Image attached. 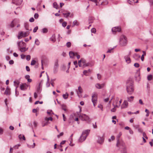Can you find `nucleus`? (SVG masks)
I'll list each match as a JSON object with an SVG mask.
<instances>
[{
    "instance_id": "f257e3e1",
    "label": "nucleus",
    "mask_w": 153,
    "mask_h": 153,
    "mask_svg": "<svg viewBox=\"0 0 153 153\" xmlns=\"http://www.w3.org/2000/svg\"><path fill=\"white\" fill-rule=\"evenodd\" d=\"M133 84L134 82L131 79H128L126 81V90L128 93L129 94H131L134 91Z\"/></svg>"
},
{
    "instance_id": "f03ea898",
    "label": "nucleus",
    "mask_w": 153,
    "mask_h": 153,
    "mask_svg": "<svg viewBox=\"0 0 153 153\" xmlns=\"http://www.w3.org/2000/svg\"><path fill=\"white\" fill-rule=\"evenodd\" d=\"M90 131V130L88 129L84 131L79 139V142H81L84 141L86 139L87 136L88 135Z\"/></svg>"
},
{
    "instance_id": "7ed1b4c3",
    "label": "nucleus",
    "mask_w": 153,
    "mask_h": 153,
    "mask_svg": "<svg viewBox=\"0 0 153 153\" xmlns=\"http://www.w3.org/2000/svg\"><path fill=\"white\" fill-rule=\"evenodd\" d=\"M120 45L122 46H125L127 43L126 37L124 35L121 36L120 38Z\"/></svg>"
},
{
    "instance_id": "20e7f679",
    "label": "nucleus",
    "mask_w": 153,
    "mask_h": 153,
    "mask_svg": "<svg viewBox=\"0 0 153 153\" xmlns=\"http://www.w3.org/2000/svg\"><path fill=\"white\" fill-rule=\"evenodd\" d=\"M59 66L58 60L57 59L55 60L53 67V73L54 74H56L57 72Z\"/></svg>"
},
{
    "instance_id": "39448f33",
    "label": "nucleus",
    "mask_w": 153,
    "mask_h": 153,
    "mask_svg": "<svg viewBox=\"0 0 153 153\" xmlns=\"http://www.w3.org/2000/svg\"><path fill=\"white\" fill-rule=\"evenodd\" d=\"M79 117L82 120L88 121H90L89 117L85 114H82L79 116Z\"/></svg>"
},
{
    "instance_id": "423d86ee",
    "label": "nucleus",
    "mask_w": 153,
    "mask_h": 153,
    "mask_svg": "<svg viewBox=\"0 0 153 153\" xmlns=\"http://www.w3.org/2000/svg\"><path fill=\"white\" fill-rule=\"evenodd\" d=\"M91 100L94 106L95 107L96 106L97 100V97L96 94H92Z\"/></svg>"
},
{
    "instance_id": "0eeeda50",
    "label": "nucleus",
    "mask_w": 153,
    "mask_h": 153,
    "mask_svg": "<svg viewBox=\"0 0 153 153\" xmlns=\"http://www.w3.org/2000/svg\"><path fill=\"white\" fill-rule=\"evenodd\" d=\"M122 134V133L121 132H120L119 134L117 136V143L116 144V146L117 147H119V145L120 144L119 138Z\"/></svg>"
},
{
    "instance_id": "6e6552de",
    "label": "nucleus",
    "mask_w": 153,
    "mask_h": 153,
    "mask_svg": "<svg viewBox=\"0 0 153 153\" xmlns=\"http://www.w3.org/2000/svg\"><path fill=\"white\" fill-rule=\"evenodd\" d=\"M43 80H42L40 82L39 84V86L37 88L36 91L37 93L40 94L41 91V90L40 89V88L42 86V84L43 82Z\"/></svg>"
},
{
    "instance_id": "1a4fd4ad",
    "label": "nucleus",
    "mask_w": 153,
    "mask_h": 153,
    "mask_svg": "<svg viewBox=\"0 0 153 153\" xmlns=\"http://www.w3.org/2000/svg\"><path fill=\"white\" fill-rule=\"evenodd\" d=\"M29 85L26 83H23L20 86V88L22 90L24 91L26 90Z\"/></svg>"
},
{
    "instance_id": "9d476101",
    "label": "nucleus",
    "mask_w": 153,
    "mask_h": 153,
    "mask_svg": "<svg viewBox=\"0 0 153 153\" xmlns=\"http://www.w3.org/2000/svg\"><path fill=\"white\" fill-rule=\"evenodd\" d=\"M111 30L113 34H115V33L117 31H120L121 30V28L118 27H114L112 28Z\"/></svg>"
},
{
    "instance_id": "9b49d317",
    "label": "nucleus",
    "mask_w": 153,
    "mask_h": 153,
    "mask_svg": "<svg viewBox=\"0 0 153 153\" xmlns=\"http://www.w3.org/2000/svg\"><path fill=\"white\" fill-rule=\"evenodd\" d=\"M22 0H13L12 3L16 5H19L22 3Z\"/></svg>"
},
{
    "instance_id": "f8f14e48",
    "label": "nucleus",
    "mask_w": 153,
    "mask_h": 153,
    "mask_svg": "<svg viewBox=\"0 0 153 153\" xmlns=\"http://www.w3.org/2000/svg\"><path fill=\"white\" fill-rule=\"evenodd\" d=\"M17 45L19 48H21L22 46L25 47L26 46V43L22 41L18 42Z\"/></svg>"
},
{
    "instance_id": "ddd939ff",
    "label": "nucleus",
    "mask_w": 153,
    "mask_h": 153,
    "mask_svg": "<svg viewBox=\"0 0 153 153\" xmlns=\"http://www.w3.org/2000/svg\"><path fill=\"white\" fill-rule=\"evenodd\" d=\"M98 138L97 140V142L100 144H102L104 142V138L99 136H98Z\"/></svg>"
},
{
    "instance_id": "4468645a",
    "label": "nucleus",
    "mask_w": 153,
    "mask_h": 153,
    "mask_svg": "<svg viewBox=\"0 0 153 153\" xmlns=\"http://www.w3.org/2000/svg\"><path fill=\"white\" fill-rule=\"evenodd\" d=\"M128 106V103L127 101L125 100L122 104L121 108H127Z\"/></svg>"
},
{
    "instance_id": "2eb2a0df",
    "label": "nucleus",
    "mask_w": 153,
    "mask_h": 153,
    "mask_svg": "<svg viewBox=\"0 0 153 153\" xmlns=\"http://www.w3.org/2000/svg\"><path fill=\"white\" fill-rule=\"evenodd\" d=\"M105 85V84L104 83H103L102 84H100L99 83H97L95 84V87L98 89H100L103 88L104 86Z\"/></svg>"
},
{
    "instance_id": "dca6fc26",
    "label": "nucleus",
    "mask_w": 153,
    "mask_h": 153,
    "mask_svg": "<svg viewBox=\"0 0 153 153\" xmlns=\"http://www.w3.org/2000/svg\"><path fill=\"white\" fill-rule=\"evenodd\" d=\"M124 58L126 60V62L128 64L131 62V59L128 55L125 56Z\"/></svg>"
},
{
    "instance_id": "f3484780",
    "label": "nucleus",
    "mask_w": 153,
    "mask_h": 153,
    "mask_svg": "<svg viewBox=\"0 0 153 153\" xmlns=\"http://www.w3.org/2000/svg\"><path fill=\"white\" fill-rule=\"evenodd\" d=\"M77 54V53H74L72 51H70L69 52V55L71 58H73L74 56Z\"/></svg>"
},
{
    "instance_id": "a211bd4d",
    "label": "nucleus",
    "mask_w": 153,
    "mask_h": 153,
    "mask_svg": "<svg viewBox=\"0 0 153 153\" xmlns=\"http://www.w3.org/2000/svg\"><path fill=\"white\" fill-rule=\"evenodd\" d=\"M139 0H128V3L130 4H132L133 3H137Z\"/></svg>"
},
{
    "instance_id": "6ab92c4d",
    "label": "nucleus",
    "mask_w": 153,
    "mask_h": 153,
    "mask_svg": "<svg viewBox=\"0 0 153 153\" xmlns=\"http://www.w3.org/2000/svg\"><path fill=\"white\" fill-rule=\"evenodd\" d=\"M30 32L28 31L25 32L23 33V32L22 34V36L23 37H25L27 36L29 34Z\"/></svg>"
},
{
    "instance_id": "aec40b11",
    "label": "nucleus",
    "mask_w": 153,
    "mask_h": 153,
    "mask_svg": "<svg viewBox=\"0 0 153 153\" xmlns=\"http://www.w3.org/2000/svg\"><path fill=\"white\" fill-rule=\"evenodd\" d=\"M46 74H47V81L46 83V85L47 87H49V86L50 85V84L49 83V76L48 75V74H47V73Z\"/></svg>"
},
{
    "instance_id": "412c9836",
    "label": "nucleus",
    "mask_w": 153,
    "mask_h": 153,
    "mask_svg": "<svg viewBox=\"0 0 153 153\" xmlns=\"http://www.w3.org/2000/svg\"><path fill=\"white\" fill-rule=\"evenodd\" d=\"M10 88H8L7 87V88L5 90L4 93V94H10Z\"/></svg>"
},
{
    "instance_id": "4be33fe9",
    "label": "nucleus",
    "mask_w": 153,
    "mask_h": 153,
    "mask_svg": "<svg viewBox=\"0 0 153 153\" xmlns=\"http://www.w3.org/2000/svg\"><path fill=\"white\" fill-rule=\"evenodd\" d=\"M94 20V17H89L88 19V22L89 24H90L92 23L93 22V21Z\"/></svg>"
},
{
    "instance_id": "5701e85b",
    "label": "nucleus",
    "mask_w": 153,
    "mask_h": 153,
    "mask_svg": "<svg viewBox=\"0 0 153 153\" xmlns=\"http://www.w3.org/2000/svg\"><path fill=\"white\" fill-rule=\"evenodd\" d=\"M134 98L133 96H131L130 97H127V100L128 102H131L133 101Z\"/></svg>"
},
{
    "instance_id": "b1692460",
    "label": "nucleus",
    "mask_w": 153,
    "mask_h": 153,
    "mask_svg": "<svg viewBox=\"0 0 153 153\" xmlns=\"http://www.w3.org/2000/svg\"><path fill=\"white\" fill-rule=\"evenodd\" d=\"M49 122L48 121H46V122L43 121L42 123V126L43 127H44L45 126L47 125Z\"/></svg>"
},
{
    "instance_id": "393cba45",
    "label": "nucleus",
    "mask_w": 153,
    "mask_h": 153,
    "mask_svg": "<svg viewBox=\"0 0 153 153\" xmlns=\"http://www.w3.org/2000/svg\"><path fill=\"white\" fill-rule=\"evenodd\" d=\"M140 56L137 54H135L133 56V58L136 60H137L138 58H140Z\"/></svg>"
},
{
    "instance_id": "a878e982",
    "label": "nucleus",
    "mask_w": 153,
    "mask_h": 153,
    "mask_svg": "<svg viewBox=\"0 0 153 153\" xmlns=\"http://www.w3.org/2000/svg\"><path fill=\"white\" fill-rule=\"evenodd\" d=\"M51 40L53 42H54L56 41V38H55V34H53L52 37L51 38Z\"/></svg>"
},
{
    "instance_id": "bb28decb",
    "label": "nucleus",
    "mask_w": 153,
    "mask_h": 153,
    "mask_svg": "<svg viewBox=\"0 0 153 153\" xmlns=\"http://www.w3.org/2000/svg\"><path fill=\"white\" fill-rule=\"evenodd\" d=\"M143 54L142 55L141 57V60L143 61L144 59V56L146 55V52L145 51H143Z\"/></svg>"
},
{
    "instance_id": "cd10ccee",
    "label": "nucleus",
    "mask_w": 153,
    "mask_h": 153,
    "mask_svg": "<svg viewBox=\"0 0 153 153\" xmlns=\"http://www.w3.org/2000/svg\"><path fill=\"white\" fill-rule=\"evenodd\" d=\"M71 14V13L69 12H68L67 13H63V14L64 15V16L66 18H67Z\"/></svg>"
},
{
    "instance_id": "c85d7f7f",
    "label": "nucleus",
    "mask_w": 153,
    "mask_h": 153,
    "mask_svg": "<svg viewBox=\"0 0 153 153\" xmlns=\"http://www.w3.org/2000/svg\"><path fill=\"white\" fill-rule=\"evenodd\" d=\"M68 94L66 92L65 94H63L62 96L64 99H66L68 98Z\"/></svg>"
},
{
    "instance_id": "c756f323",
    "label": "nucleus",
    "mask_w": 153,
    "mask_h": 153,
    "mask_svg": "<svg viewBox=\"0 0 153 153\" xmlns=\"http://www.w3.org/2000/svg\"><path fill=\"white\" fill-rule=\"evenodd\" d=\"M53 7L56 8V9H57L58 8V5L56 2H54L53 3Z\"/></svg>"
},
{
    "instance_id": "7c9ffc66",
    "label": "nucleus",
    "mask_w": 153,
    "mask_h": 153,
    "mask_svg": "<svg viewBox=\"0 0 153 153\" xmlns=\"http://www.w3.org/2000/svg\"><path fill=\"white\" fill-rule=\"evenodd\" d=\"M19 50L21 52H25L27 51V49H26L25 47L21 48Z\"/></svg>"
},
{
    "instance_id": "2f4dec72",
    "label": "nucleus",
    "mask_w": 153,
    "mask_h": 153,
    "mask_svg": "<svg viewBox=\"0 0 153 153\" xmlns=\"http://www.w3.org/2000/svg\"><path fill=\"white\" fill-rule=\"evenodd\" d=\"M90 65V64L89 62L85 63V64H84V65H83L82 67L84 68L86 67L89 66Z\"/></svg>"
},
{
    "instance_id": "473e14b6",
    "label": "nucleus",
    "mask_w": 153,
    "mask_h": 153,
    "mask_svg": "<svg viewBox=\"0 0 153 153\" xmlns=\"http://www.w3.org/2000/svg\"><path fill=\"white\" fill-rule=\"evenodd\" d=\"M45 120L46 121H48L49 120L52 121L53 120V118L51 117H50L48 118L46 117L45 118Z\"/></svg>"
},
{
    "instance_id": "72a5a7b5",
    "label": "nucleus",
    "mask_w": 153,
    "mask_h": 153,
    "mask_svg": "<svg viewBox=\"0 0 153 153\" xmlns=\"http://www.w3.org/2000/svg\"><path fill=\"white\" fill-rule=\"evenodd\" d=\"M62 106V109L64 110L65 111H66V106L64 104L61 105Z\"/></svg>"
},
{
    "instance_id": "f704fd0d",
    "label": "nucleus",
    "mask_w": 153,
    "mask_h": 153,
    "mask_svg": "<svg viewBox=\"0 0 153 153\" xmlns=\"http://www.w3.org/2000/svg\"><path fill=\"white\" fill-rule=\"evenodd\" d=\"M147 78L148 80L150 81L152 79V75H149L147 76Z\"/></svg>"
},
{
    "instance_id": "c9c22d12",
    "label": "nucleus",
    "mask_w": 153,
    "mask_h": 153,
    "mask_svg": "<svg viewBox=\"0 0 153 153\" xmlns=\"http://www.w3.org/2000/svg\"><path fill=\"white\" fill-rule=\"evenodd\" d=\"M23 32L21 31L18 35V38L19 39H20L23 37L22 36V34Z\"/></svg>"
},
{
    "instance_id": "e433bc0d",
    "label": "nucleus",
    "mask_w": 153,
    "mask_h": 153,
    "mask_svg": "<svg viewBox=\"0 0 153 153\" xmlns=\"http://www.w3.org/2000/svg\"><path fill=\"white\" fill-rule=\"evenodd\" d=\"M48 32V30L46 28L42 29V32L43 33H46Z\"/></svg>"
},
{
    "instance_id": "4c0bfd02",
    "label": "nucleus",
    "mask_w": 153,
    "mask_h": 153,
    "mask_svg": "<svg viewBox=\"0 0 153 153\" xmlns=\"http://www.w3.org/2000/svg\"><path fill=\"white\" fill-rule=\"evenodd\" d=\"M78 90L79 92L80 93H82L83 92V90L80 86L78 87Z\"/></svg>"
},
{
    "instance_id": "58836bf2",
    "label": "nucleus",
    "mask_w": 153,
    "mask_h": 153,
    "mask_svg": "<svg viewBox=\"0 0 153 153\" xmlns=\"http://www.w3.org/2000/svg\"><path fill=\"white\" fill-rule=\"evenodd\" d=\"M14 85L15 86L16 85H19V84L20 82L18 80L15 81H14Z\"/></svg>"
},
{
    "instance_id": "ea45409f",
    "label": "nucleus",
    "mask_w": 153,
    "mask_h": 153,
    "mask_svg": "<svg viewBox=\"0 0 153 153\" xmlns=\"http://www.w3.org/2000/svg\"><path fill=\"white\" fill-rule=\"evenodd\" d=\"M35 43L37 45H39L40 44V42L38 39H35Z\"/></svg>"
},
{
    "instance_id": "a19ab883",
    "label": "nucleus",
    "mask_w": 153,
    "mask_h": 153,
    "mask_svg": "<svg viewBox=\"0 0 153 153\" xmlns=\"http://www.w3.org/2000/svg\"><path fill=\"white\" fill-rule=\"evenodd\" d=\"M114 139V136H112L111 138L108 139V141L109 142H110L111 140H113Z\"/></svg>"
},
{
    "instance_id": "79ce46f5",
    "label": "nucleus",
    "mask_w": 153,
    "mask_h": 153,
    "mask_svg": "<svg viewBox=\"0 0 153 153\" xmlns=\"http://www.w3.org/2000/svg\"><path fill=\"white\" fill-rule=\"evenodd\" d=\"M73 26H74L75 25H78V24H77V22L76 20H75L73 22Z\"/></svg>"
},
{
    "instance_id": "37998d69",
    "label": "nucleus",
    "mask_w": 153,
    "mask_h": 153,
    "mask_svg": "<svg viewBox=\"0 0 153 153\" xmlns=\"http://www.w3.org/2000/svg\"><path fill=\"white\" fill-rule=\"evenodd\" d=\"M24 26H25V28L27 30H29V29H28V28L29 26V25H28V24H27V23H25L24 24Z\"/></svg>"
},
{
    "instance_id": "c03bdc74",
    "label": "nucleus",
    "mask_w": 153,
    "mask_h": 153,
    "mask_svg": "<svg viewBox=\"0 0 153 153\" xmlns=\"http://www.w3.org/2000/svg\"><path fill=\"white\" fill-rule=\"evenodd\" d=\"M145 111L146 113V117H148L149 116V110L147 109H145Z\"/></svg>"
},
{
    "instance_id": "a18cd8bd",
    "label": "nucleus",
    "mask_w": 153,
    "mask_h": 153,
    "mask_svg": "<svg viewBox=\"0 0 153 153\" xmlns=\"http://www.w3.org/2000/svg\"><path fill=\"white\" fill-rule=\"evenodd\" d=\"M71 43L70 42H68L66 43V46L68 48H69L71 46Z\"/></svg>"
},
{
    "instance_id": "49530a36",
    "label": "nucleus",
    "mask_w": 153,
    "mask_h": 153,
    "mask_svg": "<svg viewBox=\"0 0 153 153\" xmlns=\"http://www.w3.org/2000/svg\"><path fill=\"white\" fill-rule=\"evenodd\" d=\"M36 63V61L35 60H32L31 62V65H34Z\"/></svg>"
},
{
    "instance_id": "de8ad7c7",
    "label": "nucleus",
    "mask_w": 153,
    "mask_h": 153,
    "mask_svg": "<svg viewBox=\"0 0 153 153\" xmlns=\"http://www.w3.org/2000/svg\"><path fill=\"white\" fill-rule=\"evenodd\" d=\"M39 16V15L37 13H36L34 15V17L35 19H37Z\"/></svg>"
},
{
    "instance_id": "09e8293b",
    "label": "nucleus",
    "mask_w": 153,
    "mask_h": 153,
    "mask_svg": "<svg viewBox=\"0 0 153 153\" xmlns=\"http://www.w3.org/2000/svg\"><path fill=\"white\" fill-rule=\"evenodd\" d=\"M38 29V26L36 27L33 29V31L34 33H35L36 32L37 30Z\"/></svg>"
},
{
    "instance_id": "8fccbe9b",
    "label": "nucleus",
    "mask_w": 153,
    "mask_h": 153,
    "mask_svg": "<svg viewBox=\"0 0 153 153\" xmlns=\"http://www.w3.org/2000/svg\"><path fill=\"white\" fill-rule=\"evenodd\" d=\"M30 59V55H27L26 56V59L27 61H29Z\"/></svg>"
},
{
    "instance_id": "3c124183",
    "label": "nucleus",
    "mask_w": 153,
    "mask_h": 153,
    "mask_svg": "<svg viewBox=\"0 0 153 153\" xmlns=\"http://www.w3.org/2000/svg\"><path fill=\"white\" fill-rule=\"evenodd\" d=\"M134 66L136 68H138L139 67L140 65L139 63H136L134 64Z\"/></svg>"
},
{
    "instance_id": "603ef678",
    "label": "nucleus",
    "mask_w": 153,
    "mask_h": 153,
    "mask_svg": "<svg viewBox=\"0 0 153 153\" xmlns=\"http://www.w3.org/2000/svg\"><path fill=\"white\" fill-rule=\"evenodd\" d=\"M64 133L63 132H61L59 135H57V137L58 138H59L60 136H62L63 135Z\"/></svg>"
},
{
    "instance_id": "864d4df0",
    "label": "nucleus",
    "mask_w": 153,
    "mask_h": 153,
    "mask_svg": "<svg viewBox=\"0 0 153 153\" xmlns=\"http://www.w3.org/2000/svg\"><path fill=\"white\" fill-rule=\"evenodd\" d=\"M91 31L92 33H95L96 32V30L94 28H93L91 29Z\"/></svg>"
},
{
    "instance_id": "5fc2aeb1",
    "label": "nucleus",
    "mask_w": 153,
    "mask_h": 153,
    "mask_svg": "<svg viewBox=\"0 0 153 153\" xmlns=\"http://www.w3.org/2000/svg\"><path fill=\"white\" fill-rule=\"evenodd\" d=\"M98 107L101 109L102 111H103V106L102 105H99L98 106Z\"/></svg>"
},
{
    "instance_id": "6e6d98bb",
    "label": "nucleus",
    "mask_w": 153,
    "mask_h": 153,
    "mask_svg": "<svg viewBox=\"0 0 153 153\" xmlns=\"http://www.w3.org/2000/svg\"><path fill=\"white\" fill-rule=\"evenodd\" d=\"M62 26L63 27H65L67 25V23L65 22H63L62 23Z\"/></svg>"
},
{
    "instance_id": "4d7b16f0",
    "label": "nucleus",
    "mask_w": 153,
    "mask_h": 153,
    "mask_svg": "<svg viewBox=\"0 0 153 153\" xmlns=\"http://www.w3.org/2000/svg\"><path fill=\"white\" fill-rule=\"evenodd\" d=\"M20 146V145L18 144L14 146L13 147L15 149H18V147Z\"/></svg>"
},
{
    "instance_id": "13d9d810",
    "label": "nucleus",
    "mask_w": 153,
    "mask_h": 153,
    "mask_svg": "<svg viewBox=\"0 0 153 153\" xmlns=\"http://www.w3.org/2000/svg\"><path fill=\"white\" fill-rule=\"evenodd\" d=\"M34 21V19L33 17L29 19V21L30 22H33Z\"/></svg>"
},
{
    "instance_id": "bf43d9fd",
    "label": "nucleus",
    "mask_w": 153,
    "mask_h": 153,
    "mask_svg": "<svg viewBox=\"0 0 153 153\" xmlns=\"http://www.w3.org/2000/svg\"><path fill=\"white\" fill-rule=\"evenodd\" d=\"M73 134H72L70 136V137L69 138V140H70V142H71V143H72V141L73 140L72 137H73Z\"/></svg>"
},
{
    "instance_id": "052dcab7",
    "label": "nucleus",
    "mask_w": 153,
    "mask_h": 153,
    "mask_svg": "<svg viewBox=\"0 0 153 153\" xmlns=\"http://www.w3.org/2000/svg\"><path fill=\"white\" fill-rule=\"evenodd\" d=\"M35 143H33V145L32 146H28V147H29V148H34V147H35Z\"/></svg>"
},
{
    "instance_id": "680f3d73",
    "label": "nucleus",
    "mask_w": 153,
    "mask_h": 153,
    "mask_svg": "<svg viewBox=\"0 0 153 153\" xmlns=\"http://www.w3.org/2000/svg\"><path fill=\"white\" fill-rule=\"evenodd\" d=\"M139 103L141 105H143L144 104V103L141 99L139 100Z\"/></svg>"
},
{
    "instance_id": "e2e57ef3",
    "label": "nucleus",
    "mask_w": 153,
    "mask_h": 153,
    "mask_svg": "<svg viewBox=\"0 0 153 153\" xmlns=\"http://www.w3.org/2000/svg\"><path fill=\"white\" fill-rule=\"evenodd\" d=\"M3 129L1 128H0V134H2L3 133Z\"/></svg>"
},
{
    "instance_id": "0e129e2a",
    "label": "nucleus",
    "mask_w": 153,
    "mask_h": 153,
    "mask_svg": "<svg viewBox=\"0 0 153 153\" xmlns=\"http://www.w3.org/2000/svg\"><path fill=\"white\" fill-rule=\"evenodd\" d=\"M82 62L83 65H84V64H85L86 63L85 60L83 58H82Z\"/></svg>"
},
{
    "instance_id": "69168bd1",
    "label": "nucleus",
    "mask_w": 153,
    "mask_h": 153,
    "mask_svg": "<svg viewBox=\"0 0 153 153\" xmlns=\"http://www.w3.org/2000/svg\"><path fill=\"white\" fill-rule=\"evenodd\" d=\"M14 63V61L12 60H10L9 62V63L10 65L13 64Z\"/></svg>"
},
{
    "instance_id": "338daca9",
    "label": "nucleus",
    "mask_w": 153,
    "mask_h": 153,
    "mask_svg": "<svg viewBox=\"0 0 153 153\" xmlns=\"http://www.w3.org/2000/svg\"><path fill=\"white\" fill-rule=\"evenodd\" d=\"M25 55L23 54H22L21 55V58L22 59H25Z\"/></svg>"
},
{
    "instance_id": "774afa93",
    "label": "nucleus",
    "mask_w": 153,
    "mask_h": 153,
    "mask_svg": "<svg viewBox=\"0 0 153 153\" xmlns=\"http://www.w3.org/2000/svg\"><path fill=\"white\" fill-rule=\"evenodd\" d=\"M26 69L27 71H30V69L29 67L28 66H26Z\"/></svg>"
}]
</instances>
